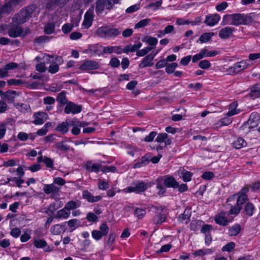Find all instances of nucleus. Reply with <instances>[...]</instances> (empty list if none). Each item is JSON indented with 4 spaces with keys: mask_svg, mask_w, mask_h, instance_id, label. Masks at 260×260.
Segmentation results:
<instances>
[{
    "mask_svg": "<svg viewBox=\"0 0 260 260\" xmlns=\"http://www.w3.org/2000/svg\"><path fill=\"white\" fill-rule=\"evenodd\" d=\"M246 22V17L241 14H232L225 15L222 18V23L224 25H239L245 24Z\"/></svg>",
    "mask_w": 260,
    "mask_h": 260,
    "instance_id": "nucleus-1",
    "label": "nucleus"
},
{
    "mask_svg": "<svg viewBox=\"0 0 260 260\" xmlns=\"http://www.w3.org/2000/svg\"><path fill=\"white\" fill-rule=\"evenodd\" d=\"M153 184L145 183L142 181H137L134 182L131 186L122 189V191L124 193L134 192L136 193H140L145 191L148 187H150Z\"/></svg>",
    "mask_w": 260,
    "mask_h": 260,
    "instance_id": "nucleus-2",
    "label": "nucleus"
},
{
    "mask_svg": "<svg viewBox=\"0 0 260 260\" xmlns=\"http://www.w3.org/2000/svg\"><path fill=\"white\" fill-rule=\"evenodd\" d=\"M44 59L51 62V64L49 67L48 71L51 74H55L59 70V66L63 63V60L60 56H50L48 54H46L44 56Z\"/></svg>",
    "mask_w": 260,
    "mask_h": 260,
    "instance_id": "nucleus-3",
    "label": "nucleus"
},
{
    "mask_svg": "<svg viewBox=\"0 0 260 260\" xmlns=\"http://www.w3.org/2000/svg\"><path fill=\"white\" fill-rule=\"evenodd\" d=\"M120 0H98L96 2L95 12L99 15L102 13L105 7L110 10L113 8L114 4L118 3Z\"/></svg>",
    "mask_w": 260,
    "mask_h": 260,
    "instance_id": "nucleus-4",
    "label": "nucleus"
},
{
    "mask_svg": "<svg viewBox=\"0 0 260 260\" xmlns=\"http://www.w3.org/2000/svg\"><path fill=\"white\" fill-rule=\"evenodd\" d=\"M120 30L118 28H109L108 27H101L96 30V34L101 37H112L118 35Z\"/></svg>",
    "mask_w": 260,
    "mask_h": 260,
    "instance_id": "nucleus-5",
    "label": "nucleus"
},
{
    "mask_svg": "<svg viewBox=\"0 0 260 260\" xmlns=\"http://www.w3.org/2000/svg\"><path fill=\"white\" fill-rule=\"evenodd\" d=\"M260 117L259 115L255 112L252 113L248 120L243 125V129H248L249 131L256 127L259 123Z\"/></svg>",
    "mask_w": 260,
    "mask_h": 260,
    "instance_id": "nucleus-6",
    "label": "nucleus"
},
{
    "mask_svg": "<svg viewBox=\"0 0 260 260\" xmlns=\"http://www.w3.org/2000/svg\"><path fill=\"white\" fill-rule=\"evenodd\" d=\"M30 12L27 9H22L13 18V22L17 25L26 22L30 16Z\"/></svg>",
    "mask_w": 260,
    "mask_h": 260,
    "instance_id": "nucleus-7",
    "label": "nucleus"
},
{
    "mask_svg": "<svg viewBox=\"0 0 260 260\" xmlns=\"http://www.w3.org/2000/svg\"><path fill=\"white\" fill-rule=\"evenodd\" d=\"M43 189L44 192L47 194L52 193L51 198L53 199H58L59 197L58 192L60 188L53 183L51 184H44Z\"/></svg>",
    "mask_w": 260,
    "mask_h": 260,
    "instance_id": "nucleus-8",
    "label": "nucleus"
},
{
    "mask_svg": "<svg viewBox=\"0 0 260 260\" xmlns=\"http://www.w3.org/2000/svg\"><path fill=\"white\" fill-rule=\"evenodd\" d=\"M93 10V7H92L84 14V20L82 23V26L83 28L87 29L91 26L94 18Z\"/></svg>",
    "mask_w": 260,
    "mask_h": 260,
    "instance_id": "nucleus-9",
    "label": "nucleus"
},
{
    "mask_svg": "<svg viewBox=\"0 0 260 260\" xmlns=\"http://www.w3.org/2000/svg\"><path fill=\"white\" fill-rule=\"evenodd\" d=\"M100 68L99 62L92 60H85L79 67V69L83 72H89L90 70H96Z\"/></svg>",
    "mask_w": 260,
    "mask_h": 260,
    "instance_id": "nucleus-10",
    "label": "nucleus"
},
{
    "mask_svg": "<svg viewBox=\"0 0 260 260\" xmlns=\"http://www.w3.org/2000/svg\"><path fill=\"white\" fill-rule=\"evenodd\" d=\"M251 65L252 63H250L248 60H242L235 63L233 66L231 68V69L234 73H238L241 71L248 68Z\"/></svg>",
    "mask_w": 260,
    "mask_h": 260,
    "instance_id": "nucleus-11",
    "label": "nucleus"
},
{
    "mask_svg": "<svg viewBox=\"0 0 260 260\" xmlns=\"http://www.w3.org/2000/svg\"><path fill=\"white\" fill-rule=\"evenodd\" d=\"M103 46L98 44L89 46L88 48L84 51L85 53L89 54L91 56H100L102 54Z\"/></svg>",
    "mask_w": 260,
    "mask_h": 260,
    "instance_id": "nucleus-12",
    "label": "nucleus"
},
{
    "mask_svg": "<svg viewBox=\"0 0 260 260\" xmlns=\"http://www.w3.org/2000/svg\"><path fill=\"white\" fill-rule=\"evenodd\" d=\"M34 121L32 123L36 125L43 124L48 118V115L44 112L35 113L34 115Z\"/></svg>",
    "mask_w": 260,
    "mask_h": 260,
    "instance_id": "nucleus-13",
    "label": "nucleus"
},
{
    "mask_svg": "<svg viewBox=\"0 0 260 260\" xmlns=\"http://www.w3.org/2000/svg\"><path fill=\"white\" fill-rule=\"evenodd\" d=\"M81 110L82 108L80 105H76L72 102H69L64 108V112L66 114H75L80 113Z\"/></svg>",
    "mask_w": 260,
    "mask_h": 260,
    "instance_id": "nucleus-14",
    "label": "nucleus"
},
{
    "mask_svg": "<svg viewBox=\"0 0 260 260\" xmlns=\"http://www.w3.org/2000/svg\"><path fill=\"white\" fill-rule=\"evenodd\" d=\"M220 20V16L218 14L206 16L204 23L208 26H213L217 24Z\"/></svg>",
    "mask_w": 260,
    "mask_h": 260,
    "instance_id": "nucleus-15",
    "label": "nucleus"
},
{
    "mask_svg": "<svg viewBox=\"0 0 260 260\" xmlns=\"http://www.w3.org/2000/svg\"><path fill=\"white\" fill-rule=\"evenodd\" d=\"M14 123V120L13 119L9 118L0 123V139L4 137L6 129L9 128V126H13Z\"/></svg>",
    "mask_w": 260,
    "mask_h": 260,
    "instance_id": "nucleus-16",
    "label": "nucleus"
},
{
    "mask_svg": "<svg viewBox=\"0 0 260 260\" xmlns=\"http://www.w3.org/2000/svg\"><path fill=\"white\" fill-rule=\"evenodd\" d=\"M156 55V53L153 54L152 53H150L147 55L146 56L144 57L142 59V62L139 65V68H144L147 67H150L153 65L152 60Z\"/></svg>",
    "mask_w": 260,
    "mask_h": 260,
    "instance_id": "nucleus-17",
    "label": "nucleus"
},
{
    "mask_svg": "<svg viewBox=\"0 0 260 260\" xmlns=\"http://www.w3.org/2000/svg\"><path fill=\"white\" fill-rule=\"evenodd\" d=\"M71 120H66L58 124L55 128V130L57 132L61 133L62 134H65L68 132L69 127L71 125Z\"/></svg>",
    "mask_w": 260,
    "mask_h": 260,
    "instance_id": "nucleus-18",
    "label": "nucleus"
},
{
    "mask_svg": "<svg viewBox=\"0 0 260 260\" xmlns=\"http://www.w3.org/2000/svg\"><path fill=\"white\" fill-rule=\"evenodd\" d=\"M226 213L225 212H221L216 215L214 217L216 223L222 226L226 225L230 221L226 219Z\"/></svg>",
    "mask_w": 260,
    "mask_h": 260,
    "instance_id": "nucleus-19",
    "label": "nucleus"
},
{
    "mask_svg": "<svg viewBox=\"0 0 260 260\" xmlns=\"http://www.w3.org/2000/svg\"><path fill=\"white\" fill-rule=\"evenodd\" d=\"M83 198L86 199L88 202L94 203L100 201L102 199V196L100 195L94 196L91 193L87 190H84L82 193Z\"/></svg>",
    "mask_w": 260,
    "mask_h": 260,
    "instance_id": "nucleus-20",
    "label": "nucleus"
},
{
    "mask_svg": "<svg viewBox=\"0 0 260 260\" xmlns=\"http://www.w3.org/2000/svg\"><path fill=\"white\" fill-rule=\"evenodd\" d=\"M249 190L248 187L247 186L244 187L239 192V196L237 200V205H242L247 200V196L246 193Z\"/></svg>",
    "mask_w": 260,
    "mask_h": 260,
    "instance_id": "nucleus-21",
    "label": "nucleus"
},
{
    "mask_svg": "<svg viewBox=\"0 0 260 260\" xmlns=\"http://www.w3.org/2000/svg\"><path fill=\"white\" fill-rule=\"evenodd\" d=\"M163 182L167 187L176 188L178 186L177 180L172 176H166L163 178Z\"/></svg>",
    "mask_w": 260,
    "mask_h": 260,
    "instance_id": "nucleus-22",
    "label": "nucleus"
},
{
    "mask_svg": "<svg viewBox=\"0 0 260 260\" xmlns=\"http://www.w3.org/2000/svg\"><path fill=\"white\" fill-rule=\"evenodd\" d=\"M234 28L226 26L222 28L219 32V37L223 39L229 38L232 34Z\"/></svg>",
    "mask_w": 260,
    "mask_h": 260,
    "instance_id": "nucleus-23",
    "label": "nucleus"
},
{
    "mask_svg": "<svg viewBox=\"0 0 260 260\" xmlns=\"http://www.w3.org/2000/svg\"><path fill=\"white\" fill-rule=\"evenodd\" d=\"M178 174L184 182H189L191 180L192 173L181 168L178 170Z\"/></svg>",
    "mask_w": 260,
    "mask_h": 260,
    "instance_id": "nucleus-24",
    "label": "nucleus"
},
{
    "mask_svg": "<svg viewBox=\"0 0 260 260\" xmlns=\"http://www.w3.org/2000/svg\"><path fill=\"white\" fill-rule=\"evenodd\" d=\"M237 107L238 103L236 102L231 103L229 105V112L225 114V115L230 117L239 114L241 110L239 109H237Z\"/></svg>",
    "mask_w": 260,
    "mask_h": 260,
    "instance_id": "nucleus-25",
    "label": "nucleus"
},
{
    "mask_svg": "<svg viewBox=\"0 0 260 260\" xmlns=\"http://www.w3.org/2000/svg\"><path fill=\"white\" fill-rule=\"evenodd\" d=\"M214 250L213 248H202L195 251L193 253L194 256H203L213 253Z\"/></svg>",
    "mask_w": 260,
    "mask_h": 260,
    "instance_id": "nucleus-26",
    "label": "nucleus"
},
{
    "mask_svg": "<svg viewBox=\"0 0 260 260\" xmlns=\"http://www.w3.org/2000/svg\"><path fill=\"white\" fill-rule=\"evenodd\" d=\"M22 29L21 27L17 26L11 27L8 31V35L12 38H16L20 36L22 33Z\"/></svg>",
    "mask_w": 260,
    "mask_h": 260,
    "instance_id": "nucleus-27",
    "label": "nucleus"
},
{
    "mask_svg": "<svg viewBox=\"0 0 260 260\" xmlns=\"http://www.w3.org/2000/svg\"><path fill=\"white\" fill-rule=\"evenodd\" d=\"M203 57H214L219 54V51L216 50H209L206 48L201 50Z\"/></svg>",
    "mask_w": 260,
    "mask_h": 260,
    "instance_id": "nucleus-28",
    "label": "nucleus"
},
{
    "mask_svg": "<svg viewBox=\"0 0 260 260\" xmlns=\"http://www.w3.org/2000/svg\"><path fill=\"white\" fill-rule=\"evenodd\" d=\"M71 214V211H68L65 207L57 211L56 218L59 219H67Z\"/></svg>",
    "mask_w": 260,
    "mask_h": 260,
    "instance_id": "nucleus-29",
    "label": "nucleus"
},
{
    "mask_svg": "<svg viewBox=\"0 0 260 260\" xmlns=\"http://www.w3.org/2000/svg\"><path fill=\"white\" fill-rule=\"evenodd\" d=\"M142 47V43H139L138 44L127 45L125 48L123 49V52L124 53H128V52H135L137 51Z\"/></svg>",
    "mask_w": 260,
    "mask_h": 260,
    "instance_id": "nucleus-30",
    "label": "nucleus"
},
{
    "mask_svg": "<svg viewBox=\"0 0 260 260\" xmlns=\"http://www.w3.org/2000/svg\"><path fill=\"white\" fill-rule=\"evenodd\" d=\"M156 187L158 189V193L159 195L164 194L166 191V189L162 185L163 178L159 177L156 179Z\"/></svg>",
    "mask_w": 260,
    "mask_h": 260,
    "instance_id": "nucleus-31",
    "label": "nucleus"
},
{
    "mask_svg": "<svg viewBox=\"0 0 260 260\" xmlns=\"http://www.w3.org/2000/svg\"><path fill=\"white\" fill-rule=\"evenodd\" d=\"M233 145L236 149H241L247 146V142L243 138H238L233 143Z\"/></svg>",
    "mask_w": 260,
    "mask_h": 260,
    "instance_id": "nucleus-32",
    "label": "nucleus"
},
{
    "mask_svg": "<svg viewBox=\"0 0 260 260\" xmlns=\"http://www.w3.org/2000/svg\"><path fill=\"white\" fill-rule=\"evenodd\" d=\"M80 206V202L78 201H71L68 202L64 206L66 209H67L68 211H71V210L75 209Z\"/></svg>",
    "mask_w": 260,
    "mask_h": 260,
    "instance_id": "nucleus-33",
    "label": "nucleus"
},
{
    "mask_svg": "<svg viewBox=\"0 0 260 260\" xmlns=\"http://www.w3.org/2000/svg\"><path fill=\"white\" fill-rule=\"evenodd\" d=\"M241 230V226L238 224H235L229 230V235L230 236L237 235Z\"/></svg>",
    "mask_w": 260,
    "mask_h": 260,
    "instance_id": "nucleus-34",
    "label": "nucleus"
},
{
    "mask_svg": "<svg viewBox=\"0 0 260 260\" xmlns=\"http://www.w3.org/2000/svg\"><path fill=\"white\" fill-rule=\"evenodd\" d=\"M68 225L71 229V231H73L76 229L80 226L81 221L77 219H73L69 220L68 222Z\"/></svg>",
    "mask_w": 260,
    "mask_h": 260,
    "instance_id": "nucleus-35",
    "label": "nucleus"
},
{
    "mask_svg": "<svg viewBox=\"0 0 260 260\" xmlns=\"http://www.w3.org/2000/svg\"><path fill=\"white\" fill-rule=\"evenodd\" d=\"M6 71L8 75L11 73V72L15 70L18 67V64L14 62H10L4 66Z\"/></svg>",
    "mask_w": 260,
    "mask_h": 260,
    "instance_id": "nucleus-36",
    "label": "nucleus"
},
{
    "mask_svg": "<svg viewBox=\"0 0 260 260\" xmlns=\"http://www.w3.org/2000/svg\"><path fill=\"white\" fill-rule=\"evenodd\" d=\"M63 227L60 224L54 225L51 227L50 232L54 235H59L63 230Z\"/></svg>",
    "mask_w": 260,
    "mask_h": 260,
    "instance_id": "nucleus-37",
    "label": "nucleus"
},
{
    "mask_svg": "<svg viewBox=\"0 0 260 260\" xmlns=\"http://www.w3.org/2000/svg\"><path fill=\"white\" fill-rule=\"evenodd\" d=\"M250 95L253 98H256L260 95V85L255 84L251 88Z\"/></svg>",
    "mask_w": 260,
    "mask_h": 260,
    "instance_id": "nucleus-38",
    "label": "nucleus"
},
{
    "mask_svg": "<svg viewBox=\"0 0 260 260\" xmlns=\"http://www.w3.org/2000/svg\"><path fill=\"white\" fill-rule=\"evenodd\" d=\"M255 210V207L253 205L250 203L246 204L244 208V212L249 216H251L254 213Z\"/></svg>",
    "mask_w": 260,
    "mask_h": 260,
    "instance_id": "nucleus-39",
    "label": "nucleus"
},
{
    "mask_svg": "<svg viewBox=\"0 0 260 260\" xmlns=\"http://www.w3.org/2000/svg\"><path fill=\"white\" fill-rule=\"evenodd\" d=\"M214 35L213 32H206L202 35L199 40L202 43H204L208 42L211 38Z\"/></svg>",
    "mask_w": 260,
    "mask_h": 260,
    "instance_id": "nucleus-40",
    "label": "nucleus"
},
{
    "mask_svg": "<svg viewBox=\"0 0 260 260\" xmlns=\"http://www.w3.org/2000/svg\"><path fill=\"white\" fill-rule=\"evenodd\" d=\"M143 41L148 43L149 45L151 46V47H154V48L158 43V40L156 38L150 36L145 37Z\"/></svg>",
    "mask_w": 260,
    "mask_h": 260,
    "instance_id": "nucleus-41",
    "label": "nucleus"
},
{
    "mask_svg": "<svg viewBox=\"0 0 260 260\" xmlns=\"http://www.w3.org/2000/svg\"><path fill=\"white\" fill-rule=\"evenodd\" d=\"M151 20L149 18H145L139 21L135 24V28H140L147 26L150 22Z\"/></svg>",
    "mask_w": 260,
    "mask_h": 260,
    "instance_id": "nucleus-42",
    "label": "nucleus"
},
{
    "mask_svg": "<svg viewBox=\"0 0 260 260\" xmlns=\"http://www.w3.org/2000/svg\"><path fill=\"white\" fill-rule=\"evenodd\" d=\"M34 244L38 248H42L47 245V242L43 239H34Z\"/></svg>",
    "mask_w": 260,
    "mask_h": 260,
    "instance_id": "nucleus-43",
    "label": "nucleus"
},
{
    "mask_svg": "<svg viewBox=\"0 0 260 260\" xmlns=\"http://www.w3.org/2000/svg\"><path fill=\"white\" fill-rule=\"evenodd\" d=\"M55 147L61 151H68L70 149V146L64 143V141H59L54 145Z\"/></svg>",
    "mask_w": 260,
    "mask_h": 260,
    "instance_id": "nucleus-44",
    "label": "nucleus"
},
{
    "mask_svg": "<svg viewBox=\"0 0 260 260\" xmlns=\"http://www.w3.org/2000/svg\"><path fill=\"white\" fill-rule=\"evenodd\" d=\"M109 187V184L105 179H100L98 182L99 189L105 190Z\"/></svg>",
    "mask_w": 260,
    "mask_h": 260,
    "instance_id": "nucleus-45",
    "label": "nucleus"
},
{
    "mask_svg": "<svg viewBox=\"0 0 260 260\" xmlns=\"http://www.w3.org/2000/svg\"><path fill=\"white\" fill-rule=\"evenodd\" d=\"M153 49H154V47H146L142 49L137 51L136 55L138 56H144Z\"/></svg>",
    "mask_w": 260,
    "mask_h": 260,
    "instance_id": "nucleus-46",
    "label": "nucleus"
},
{
    "mask_svg": "<svg viewBox=\"0 0 260 260\" xmlns=\"http://www.w3.org/2000/svg\"><path fill=\"white\" fill-rule=\"evenodd\" d=\"M178 67V64L176 62H173L167 65L166 72L167 74H171L175 72V69Z\"/></svg>",
    "mask_w": 260,
    "mask_h": 260,
    "instance_id": "nucleus-47",
    "label": "nucleus"
},
{
    "mask_svg": "<svg viewBox=\"0 0 260 260\" xmlns=\"http://www.w3.org/2000/svg\"><path fill=\"white\" fill-rule=\"evenodd\" d=\"M146 211L144 209L142 208H136L134 215L138 218H142L146 214Z\"/></svg>",
    "mask_w": 260,
    "mask_h": 260,
    "instance_id": "nucleus-48",
    "label": "nucleus"
},
{
    "mask_svg": "<svg viewBox=\"0 0 260 260\" xmlns=\"http://www.w3.org/2000/svg\"><path fill=\"white\" fill-rule=\"evenodd\" d=\"M232 119L229 117H224L222 118L217 123V125L219 126L228 125L232 123Z\"/></svg>",
    "mask_w": 260,
    "mask_h": 260,
    "instance_id": "nucleus-49",
    "label": "nucleus"
},
{
    "mask_svg": "<svg viewBox=\"0 0 260 260\" xmlns=\"http://www.w3.org/2000/svg\"><path fill=\"white\" fill-rule=\"evenodd\" d=\"M55 25L53 23L47 24L44 28V31L46 34H51L54 31Z\"/></svg>",
    "mask_w": 260,
    "mask_h": 260,
    "instance_id": "nucleus-50",
    "label": "nucleus"
},
{
    "mask_svg": "<svg viewBox=\"0 0 260 260\" xmlns=\"http://www.w3.org/2000/svg\"><path fill=\"white\" fill-rule=\"evenodd\" d=\"M199 66L202 69H207L211 66V64L208 60L204 59L200 61Z\"/></svg>",
    "mask_w": 260,
    "mask_h": 260,
    "instance_id": "nucleus-51",
    "label": "nucleus"
},
{
    "mask_svg": "<svg viewBox=\"0 0 260 260\" xmlns=\"http://www.w3.org/2000/svg\"><path fill=\"white\" fill-rule=\"evenodd\" d=\"M7 82L9 85L18 86L24 83V82L22 80L15 79H10Z\"/></svg>",
    "mask_w": 260,
    "mask_h": 260,
    "instance_id": "nucleus-52",
    "label": "nucleus"
},
{
    "mask_svg": "<svg viewBox=\"0 0 260 260\" xmlns=\"http://www.w3.org/2000/svg\"><path fill=\"white\" fill-rule=\"evenodd\" d=\"M57 101L61 104H66L67 103V99L66 96L64 92H60L57 96Z\"/></svg>",
    "mask_w": 260,
    "mask_h": 260,
    "instance_id": "nucleus-53",
    "label": "nucleus"
},
{
    "mask_svg": "<svg viewBox=\"0 0 260 260\" xmlns=\"http://www.w3.org/2000/svg\"><path fill=\"white\" fill-rule=\"evenodd\" d=\"M235 247V244L233 242L228 243L222 248V251H231Z\"/></svg>",
    "mask_w": 260,
    "mask_h": 260,
    "instance_id": "nucleus-54",
    "label": "nucleus"
},
{
    "mask_svg": "<svg viewBox=\"0 0 260 260\" xmlns=\"http://www.w3.org/2000/svg\"><path fill=\"white\" fill-rule=\"evenodd\" d=\"M43 162L45 164L46 166L49 168H53L54 162L53 160L47 156H44Z\"/></svg>",
    "mask_w": 260,
    "mask_h": 260,
    "instance_id": "nucleus-55",
    "label": "nucleus"
},
{
    "mask_svg": "<svg viewBox=\"0 0 260 260\" xmlns=\"http://www.w3.org/2000/svg\"><path fill=\"white\" fill-rule=\"evenodd\" d=\"M176 24L179 26L188 25L190 24V21L183 18H177L176 21Z\"/></svg>",
    "mask_w": 260,
    "mask_h": 260,
    "instance_id": "nucleus-56",
    "label": "nucleus"
},
{
    "mask_svg": "<svg viewBox=\"0 0 260 260\" xmlns=\"http://www.w3.org/2000/svg\"><path fill=\"white\" fill-rule=\"evenodd\" d=\"M73 28V25L71 23H67L62 26V31L64 34H68L71 31Z\"/></svg>",
    "mask_w": 260,
    "mask_h": 260,
    "instance_id": "nucleus-57",
    "label": "nucleus"
},
{
    "mask_svg": "<svg viewBox=\"0 0 260 260\" xmlns=\"http://www.w3.org/2000/svg\"><path fill=\"white\" fill-rule=\"evenodd\" d=\"M99 231L103 235V236H106L108 233L109 228L106 224L102 223L100 226Z\"/></svg>",
    "mask_w": 260,
    "mask_h": 260,
    "instance_id": "nucleus-58",
    "label": "nucleus"
},
{
    "mask_svg": "<svg viewBox=\"0 0 260 260\" xmlns=\"http://www.w3.org/2000/svg\"><path fill=\"white\" fill-rule=\"evenodd\" d=\"M86 219L89 222H95L98 217L94 213L89 212L86 215Z\"/></svg>",
    "mask_w": 260,
    "mask_h": 260,
    "instance_id": "nucleus-59",
    "label": "nucleus"
},
{
    "mask_svg": "<svg viewBox=\"0 0 260 260\" xmlns=\"http://www.w3.org/2000/svg\"><path fill=\"white\" fill-rule=\"evenodd\" d=\"M214 176V173L212 172L207 171V172H204L202 175L201 177L203 179L206 180H208L212 179L213 178Z\"/></svg>",
    "mask_w": 260,
    "mask_h": 260,
    "instance_id": "nucleus-60",
    "label": "nucleus"
},
{
    "mask_svg": "<svg viewBox=\"0 0 260 260\" xmlns=\"http://www.w3.org/2000/svg\"><path fill=\"white\" fill-rule=\"evenodd\" d=\"M168 138V135L166 133L159 134L156 137V141L158 143H162Z\"/></svg>",
    "mask_w": 260,
    "mask_h": 260,
    "instance_id": "nucleus-61",
    "label": "nucleus"
},
{
    "mask_svg": "<svg viewBox=\"0 0 260 260\" xmlns=\"http://www.w3.org/2000/svg\"><path fill=\"white\" fill-rule=\"evenodd\" d=\"M241 209V206L236 204V206L232 207L230 211V213L231 214H237L239 213Z\"/></svg>",
    "mask_w": 260,
    "mask_h": 260,
    "instance_id": "nucleus-62",
    "label": "nucleus"
},
{
    "mask_svg": "<svg viewBox=\"0 0 260 260\" xmlns=\"http://www.w3.org/2000/svg\"><path fill=\"white\" fill-rule=\"evenodd\" d=\"M18 139L22 141H25L28 139V134L25 132H19L17 135Z\"/></svg>",
    "mask_w": 260,
    "mask_h": 260,
    "instance_id": "nucleus-63",
    "label": "nucleus"
},
{
    "mask_svg": "<svg viewBox=\"0 0 260 260\" xmlns=\"http://www.w3.org/2000/svg\"><path fill=\"white\" fill-rule=\"evenodd\" d=\"M260 58V53H250L248 55V61H254L256 59Z\"/></svg>",
    "mask_w": 260,
    "mask_h": 260,
    "instance_id": "nucleus-64",
    "label": "nucleus"
}]
</instances>
